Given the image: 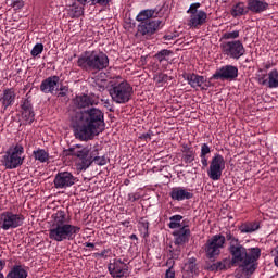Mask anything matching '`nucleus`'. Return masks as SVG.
<instances>
[{
	"instance_id": "56",
	"label": "nucleus",
	"mask_w": 278,
	"mask_h": 278,
	"mask_svg": "<svg viewBox=\"0 0 278 278\" xmlns=\"http://www.w3.org/2000/svg\"><path fill=\"white\" fill-rule=\"evenodd\" d=\"M194 150H192V148H189L188 146H185L184 148H182V153H184V155L186 154V153H192Z\"/></svg>"
},
{
	"instance_id": "35",
	"label": "nucleus",
	"mask_w": 278,
	"mask_h": 278,
	"mask_svg": "<svg viewBox=\"0 0 278 278\" xmlns=\"http://www.w3.org/2000/svg\"><path fill=\"white\" fill-rule=\"evenodd\" d=\"M168 55H173V51L168 49H163L155 54V59L159 60V62H164V60H166Z\"/></svg>"
},
{
	"instance_id": "12",
	"label": "nucleus",
	"mask_w": 278,
	"mask_h": 278,
	"mask_svg": "<svg viewBox=\"0 0 278 278\" xmlns=\"http://www.w3.org/2000/svg\"><path fill=\"white\" fill-rule=\"evenodd\" d=\"M75 181H77V178L71 172H61L55 175L53 184L56 190H66V188L75 186Z\"/></svg>"
},
{
	"instance_id": "32",
	"label": "nucleus",
	"mask_w": 278,
	"mask_h": 278,
	"mask_svg": "<svg viewBox=\"0 0 278 278\" xmlns=\"http://www.w3.org/2000/svg\"><path fill=\"white\" fill-rule=\"evenodd\" d=\"M33 155L35 160H38V162H41L42 164H45V162H49V154L47 151H45V149L34 151Z\"/></svg>"
},
{
	"instance_id": "18",
	"label": "nucleus",
	"mask_w": 278,
	"mask_h": 278,
	"mask_svg": "<svg viewBox=\"0 0 278 278\" xmlns=\"http://www.w3.org/2000/svg\"><path fill=\"white\" fill-rule=\"evenodd\" d=\"M58 84H60V76H50L42 80L40 90L45 94H53L58 90Z\"/></svg>"
},
{
	"instance_id": "22",
	"label": "nucleus",
	"mask_w": 278,
	"mask_h": 278,
	"mask_svg": "<svg viewBox=\"0 0 278 278\" xmlns=\"http://www.w3.org/2000/svg\"><path fill=\"white\" fill-rule=\"evenodd\" d=\"M186 227L188 226H182L179 230L173 232V236H175L174 244L176 247H184L190 240V229Z\"/></svg>"
},
{
	"instance_id": "25",
	"label": "nucleus",
	"mask_w": 278,
	"mask_h": 278,
	"mask_svg": "<svg viewBox=\"0 0 278 278\" xmlns=\"http://www.w3.org/2000/svg\"><path fill=\"white\" fill-rule=\"evenodd\" d=\"M74 104L76 108H79V110L84 108H90V105H97V102L94 101V98L88 96V94H83V96H77L74 99Z\"/></svg>"
},
{
	"instance_id": "15",
	"label": "nucleus",
	"mask_w": 278,
	"mask_h": 278,
	"mask_svg": "<svg viewBox=\"0 0 278 278\" xmlns=\"http://www.w3.org/2000/svg\"><path fill=\"white\" fill-rule=\"evenodd\" d=\"M182 77L188 81L191 88H200L201 90H207V88H210V83L203 76L192 73L184 74Z\"/></svg>"
},
{
	"instance_id": "27",
	"label": "nucleus",
	"mask_w": 278,
	"mask_h": 278,
	"mask_svg": "<svg viewBox=\"0 0 278 278\" xmlns=\"http://www.w3.org/2000/svg\"><path fill=\"white\" fill-rule=\"evenodd\" d=\"M92 164H96L97 166H105L110 160L105 156L99 155V148L94 147L92 148Z\"/></svg>"
},
{
	"instance_id": "46",
	"label": "nucleus",
	"mask_w": 278,
	"mask_h": 278,
	"mask_svg": "<svg viewBox=\"0 0 278 278\" xmlns=\"http://www.w3.org/2000/svg\"><path fill=\"white\" fill-rule=\"evenodd\" d=\"M170 253L173 260H178V257L181 255V248L178 245L175 250L170 251Z\"/></svg>"
},
{
	"instance_id": "5",
	"label": "nucleus",
	"mask_w": 278,
	"mask_h": 278,
	"mask_svg": "<svg viewBox=\"0 0 278 278\" xmlns=\"http://www.w3.org/2000/svg\"><path fill=\"white\" fill-rule=\"evenodd\" d=\"M110 97L114 103L125 104L131 101L134 94V87L127 80L114 83L109 88Z\"/></svg>"
},
{
	"instance_id": "28",
	"label": "nucleus",
	"mask_w": 278,
	"mask_h": 278,
	"mask_svg": "<svg viewBox=\"0 0 278 278\" xmlns=\"http://www.w3.org/2000/svg\"><path fill=\"white\" fill-rule=\"evenodd\" d=\"M248 12L249 10H247V7H244V2H239L235 4L230 11L231 16H233V18L238 16H244V14H248Z\"/></svg>"
},
{
	"instance_id": "1",
	"label": "nucleus",
	"mask_w": 278,
	"mask_h": 278,
	"mask_svg": "<svg viewBox=\"0 0 278 278\" xmlns=\"http://www.w3.org/2000/svg\"><path fill=\"white\" fill-rule=\"evenodd\" d=\"M75 125V136L78 140H92L105 130V113L97 108L70 113Z\"/></svg>"
},
{
	"instance_id": "19",
	"label": "nucleus",
	"mask_w": 278,
	"mask_h": 278,
	"mask_svg": "<svg viewBox=\"0 0 278 278\" xmlns=\"http://www.w3.org/2000/svg\"><path fill=\"white\" fill-rule=\"evenodd\" d=\"M16 101V92L12 88L3 89L0 93V103L4 110H8L11 105H14Z\"/></svg>"
},
{
	"instance_id": "8",
	"label": "nucleus",
	"mask_w": 278,
	"mask_h": 278,
	"mask_svg": "<svg viewBox=\"0 0 278 278\" xmlns=\"http://www.w3.org/2000/svg\"><path fill=\"white\" fill-rule=\"evenodd\" d=\"M23 153H25V148L18 143L13 149H9L2 159L3 166L9 170L23 166V162H25Z\"/></svg>"
},
{
	"instance_id": "17",
	"label": "nucleus",
	"mask_w": 278,
	"mask_h": 278,
	"mask_svg": "<svg viewBox=\"0 0 278 278\" xmlns=\"http://www.w3.org/2000/svg\"><path fill=\"white\" fill-rule=\"evenodd\" d=\"M127 264L121 260L114 261V263L109 264V273L114 278H123L128 270Z\"/></svg>"
},
{
	"instance_id": "39",
	"label": "nucleus",
	"mask_w": 278,
	"mask_h": 278,
	"mask_svg": "<svg viewBox=\"0 0 278 278\" xmlns=\"http://www.w3.org/2000/svg\"><path fill=\"white\" fill-rule=\"evenodd\" d=\"M42 51H45V46L42 43H37L30 51V55H33V58H38Z\"/></svg>"
},
{
	"instance_id": "53",
	"label": "nucleus",
	"mask_w": 278,
	"mask_h": 278,
	"mask_svg": "<svg viewBox=\"0 0 278 278\" xmlns=\"http://www.w3.org/2000/svg\"><path fill=\"white\" fill-rule=\"evenodd\" d=\"M139 138L140 140H144L147 142L148 140H151V132L142 134Z\"/></svg>"
},
{
	"instance_id": "2",
	"label": "nucleus",
	"mask_w": 278,
	"mask_h": 278,
	"mask_svg": "<svg viewBox=\"0 0 278 278\" xmlns=\"http://www.w3.org/2000/svg\"><path fill=\"white\" fill-rule=\"evenodd\" d=\"M226 240L229 242L228 251L231 255L230 262L232 266H239V270L242 271L239 278H249L257 268L255 263L260 260L262 250L260 248L247 250L244 245L240 244V240L236 238L231 231L226 232Z\"/></svg>"
},
{
	"instance_id": "49",
	"label": "nucleus",
	"mask_w": 278,
	"mask_h": 278,
	"mask_svg": "<svg viewBox=\"0 0 278 278\" xmlns=\"http://www.w3.org/2000/svg\"><path fill=\"white\" fill-rule=\"evenodd\" d=\"M258 84H261V86H268V79H266V74H263V75L258 78Z\"/></svg>"
},
{
	"instance_id": "38",
	"label": "nucleus",
	"mask_w": 278,
	"mask_h": 278,
	"mask_svg": "<svg viewBox=\"0 0 278 278\" xmlns=\"http://www.w3.org/2000/svg\"><path fill=\"white\" fill-rule=\"evenodd\" d=\"M222 38L224 40H236V38H240V30H233L230 33H225Z\"/></svg>"
},
{
	"instance_id": "13",
	"label": "nucleus",
	"mask_w": 278,
	"mask_h": 278,
	"mask_svg": "<svg viewBox=\"0 0 278 278\" xmlns=\"http://www.w3.org/2000/svg\"><path fill=\"white\" fill-rule=\"evenodd\" d=\"M238 77V67L233 65H225L213 74V79H222L223 81H233Z\"/></svg>"
},
{
	"instance_id": "6",
	"label": "nucleus",
	"mask_w": 278,
	"mask_h": 278,
	"mask_svg": "<svg viewBox=\"0 0 278 278\" xmlns=\"http://www.w3.org/2000/svg\"><path fill=\"white\" fill-rule=\"evenodd\" d=\"M225 242H227V235H214L206 241L203 249L208 262H216V260H218L220 251L225 249Z\"/></svg>"
},
{
	"instance_id": "61",
	"label": "nucleus",
	"mask_w": 278,
	"mask_h": 278,
	"mask_svg": "<svg viewBox=\"0 0 278 278\" xmlns=\"http://www.w3.org/2000/svg\"><path fill=\"white\" fill-rule=\"evenodd\" d=\"M122 225H124V227H128L129 226V222H122Z\"/></svg>"
},
{
	"instance_id": "30",
	"label": "nucleus",
	"mask_w": 278,
	"mask_h": 278,
	"mask_svg": "<svg viewBox=\"0 0 278 278\" xmlns=\"http://www.w3.org/2000/svg\"><path fill=\"white\" fill-rule=\"evenodd\" d=\"M155 14V10H143L141 11L138 15H137V21H139V23H147V22H151L150 18H153V15Z\"/></svg>"
},
{
	"instance_id": "36",
	"label": "nucleus",
	"mask_w": 278,
	"mask_h": 278,
	"mask_svg": "<svg viewBox=\"0 0 278 278\" xmlns=\"http://www.w3.org/2000/svg\"><path fill=\"white\" fill-rule=\"evenodd\" d=\"M71 14L73 17L79 18L84 14V9L74 3L71 8Z\"/></svg>"
},
{
	"instance_id": "3",
	"label": "nucleus",
	"mask_w": 278,
	"mask_h": 278,
	"mask_svg": "<svg viewBox=\"0 0 278 278\" xmlns=\"http://www.w3.org/2000/svg\"><path fill=\"white\" fill-rule=\"evenodd\" d=\"M81 231L79 226L68 224L66 212L58 211L52 214V223L49 229L50 240L64 242V240H75V236Z\"/></svg>"
},
{
	"instance_id": "43",
	"label": "nucleus",
	"mask_w": 278,
	"mask_h": 278,
	"mask_svg": "<svg viewBox=\"0 0 278 278\" xmlns=\"http://www.w3.org/2000/svg\"><path fill=\"white\" fill-rule=\"evenodd\" d=\"M185 164H192L194 162V151L182 155Z\"/></svg>"
},
{
	"instance_id": "16",
	"label": "nucleus",
	"mask_w": 278,
	"mask_h": 278,
	"mask_svg": "<svg viewBox=\"0 0 278 278\" xmlns=\"http://www.w3.org/2000/svg\"><path fill=\"white\" fill-rule=\"evenodd\" d=\"M21 109L23 121H25L28 125H31L36 118V113H34V105L31 104V100H29V98L24 99L22 101Z\"/></svg>"
},
{
	"instance_id": "23",
	"label": "nucleus",
	"mask_w": 278,
	"mask_h": 278,
	"mask_svg": "<svg viewBox=\"0 0 278 278\" xmlns=\"http://www.w3.org/2000/svg\"><path fill=\"white\" fill-rule=\"evenodd\" d=\"M169 197L173 199V201H186L192 199L194 193L189 192L185 188L175 187L172 189Z\"/></svg>"
},
{
	"instance_id": "48",
	"label": "nucleus",
	"mask_w": 278,
	"mask_h": 278,
	"mask_svg": "<svg viewBox=\"0 0 278 278\" xmlns=\"http://www.w3.org/2000/svg\"><path fill=\"white\" fill-rule=\"evenodd\" d=\"M271 255L275 257L274 262H275V265L278 268V247H276L274 250H271Z\"/></svg>"
},
{
	"instance_id": "40",
	"label": "nucleus",
	"mask_w": 278,
	"mask_h": 278,
	"mask_svg": "<svg viewBox=\"0 0 278 278\" xmlns=\"http://www.w3.org/2000/svg\"><path fill=\"white\" fill-rule=\"evenodd\" d=\"M199 8H201V3L199 2L192 3L188 9L187 14H190V16H192L193 14H198L200 12Z\"/></svg>"
},
{
	"instance_id": "34",
	"label": "nucleus",
	"mask_w": 278,
	"mask_h": 278,
	"mask_svg": "<svg viewBox=\"0 0 278 278\" xmlns=\"http://www.w3.org/2000/svg\"><path fill=\"white\" fill-rule=\"evenodd\" d=\"M68 87L61 85L56 94L58 99H63L64 103H68Z\"/></svg>"
},
{
	"instance_id": "44",
	"label": "nucleus",
	"mask_w": 278,
	"mask_h": 278,
	"mask_svg": "<svg viewBox=\"0 0 278 278\" xmlns=\"http://www.w3.org/2000/svg\"><path fill=\"white\" fill-rule=\"evenodd\" d=\"M112 0H92V5H100L101 8H108Z\"/></svg>"
},
{
	"instance_id": "4",
	"label": "nucleus",
	"mask_w": 278,
	"mask_h": 278,
	"mask_svg": "<svg viewBox=\"0 0 278 278\" xmlns=\"http://www.w3.org/2000/svg\"><path fill=\"white\" fill-rule=\"evenodd\" d=\"M77 66L81 71H105L110 66V58L101 51H86L77 60Z\"/></svg>"
},
{
	"instance_id": "64",
	"label": "nucleus",
	"mask_w": 278,
	"mask_h": 278,
	"mask_svg": "<svg viewBox=\"0 0 278 278\" xmlns=\"http://www.w3.org/2000/svg\"><path fill=\"white\" fill-rule=\"evenodd\" d=\"M273 278H278V275L274 276Z\"/></svg>"
},
{
	"instance_id": "54",
	"label": "nucleus",
	"mask_w": 278,
	"mask_h": 278,
	"mask_svg": "<svg viewBox=\"0 0 278 278\" xmlns=\"http://www.w3.org/2000/svg\"><path fill=\"white\" fill-rule=\"evenodd\" d=\"M165 278H175V270L167 269L165 271Z\"/></svg>"
},
{
	"instance_id": "41",
	"label": "nucleus",
	"mask_w": 278,
	"mask_h": 278,
	"mask_svg": "<svg viewBox=\"0 0 278 278\" xmlns=\"http://www.w3.org/2000/svg\"><path fill=\"white\" fill-rule=\"evenodd\" d=\"M154 81H156V84H166V81H168V75L163 73L156 74L154 76Z\"/></svg>"
},
{
	"instance_id": "31",
	"label": "nucleus",
	"mask_w": 278,
	"mask_h": 278,
	"mask_svg": "<svg viewBox=\"0 0 278 278\" xmlns=\"http://www.w3.org/2000/svg\"><path fill=\"white\" fill-rule=\"evenodd\" d=\"M169 224L168 227L169 229H181V220H184V216L181 215H173L172 217H169Z\"/></svg>"
},
{
	"instance_id": "58",
	"label": "nucleus",
	"mask_w": 278,
	"mask_h": 278,
	"mask_svg": "<svg viewBox=\"0 0 278 278\" xmlns=\"http://www.w3.org/2000/svg\"><path fill=\"white\" fill-rule=\"evenodd\" d=\"M78 1V3H80L81 5H86V3H91V5H92V1L93 0H77Z\"/></svg>"
},
{
	"instance_id": "9",
	"label": "nucleus",
	"mask_w": 278,
	"mask_h": 278,
	"mask_svg": "<svg viewBox=\"0 0 278 278\" xmlns=\"http://www.w3.org/2000/svg\"><path fill=\"white\" fill-rule=\"evenodd\" d=\"M220 49L224 55L231 60H240L247 53V49H244V45L240 40L222 42Z\"/></svg>"
},
{
	"instance_id": "33",
	"label": "nucleus",
	"mask_w": 278,
	"mask_h": 278,
	"mask_svg": "<svg viewBox=\"0 0 278 278\" xmlns=\"http://www.w3.org/2000/svg\"><path fill=\"white\" fill-rule=\"evenodd\" d=\"M268 88H278V71L273 70L268 73Z\"/></svg>"
},
{
	"instance_id": "29",
	"label": "nucleus",
	"mask_w": 278,
	"mask_h": 278,
	"mask_svg": "<svg viewBox=\"0 0 278 278\" xmlns=\"http://www.w3.org/2000/svg\"><path fill=\"white\" fill-rule=\"evenodd\" d=\"M241 233H253V231H257V229H260V224L257 222H253V223H245L242 224L239 227Z\"/></svg>"
},
{
	"instance_id": "52",
	"label": "nucleus",
	"mask_w": 278,
	"mask_h": 278,
	"mask_svg": "<svg viewBox=\"0 0 278 278\" xmlns=\"http://www.w3.org/2000/svg\"><path fill=\"white\" fill-rule=\"evenodd\" d=\"M200 157H201V163H202L203 168H207V166H208L207 156L200 154Z\"/></svg>"
},
{
	"instance_id": "14",
	"label": "nucleus",
	"mask_w": 278,
	"mask_h": 278,
	"mask_svg": "<svg viewBox=\"0 0 278 278\" xmlns=\"http://www.w3.org/2000/svg\"><path fill=\"white\" fill-rule=\"evenodd\" d=\"M160 25H162V21L160 20L141 22L138 25V34H140V36H144L146 38H151V36H153V34L160 29Z\"/></svg>"
},
{
	"instance_id": "60",
	"label": "nucleus",
	"mask_w": 278,
	"mask_h": 278,
	"mask_svg": "<svg viewBox=\"0 0 278 278\" xmlns=\"http://www.w3.org/2000/svg\"><path fill=\"white\" fill-rule=\"evenodd\" d=\"M130 240H138V236H136V235H130Z\"/></svg>"
},
{
	"instance_id": "57",
	"label": "nucleus",
	"mask_w": 278,
	"mask_h": 278,
	"mask_svg": "<svg viewBox=\"0 0 278 278\" xmlns=\"http://www.w3.org/2000/svg\"><path fill=\"white\" fill-rule=\"evenodd\" d=\"M164 40H174V38H177V35H165Z\"/></svg>"
},
{
	"instance_id": "59",
	"label": "nucleus",
	"mask_w": 278,
	"mask_h": 278,
	"mask_svg": "<svg viewBox=\"0 0 278 278\" xmlns=\"http://www.w3.org/2000/svg\"><path fill=\"white\" fill-rule=\"evenodd\" d=\"M85 247H88L90 249H94V243L86 242Z\"/></svg>"
},
{
	"instance_id": "20",
	"label": "nucleus",
	"mask_w": 278,
	"mask_h": 278,
	"mask_svg": "<svg viewBox=\"0 0 278 278\" xmlns=\"http://www.w3.org/2000/svg\"><path fill=\"white\" fill-rule=\"evenodd\" d=\"M205 23H207V13L200 10L199 13L190 15L188 26L192 27L193 29H199L202 27V25H205Z\"/></svg>"
},
{
	"instance_id": "21",
	"label": "nucleus",
	"mask_w": 278,
	"mask_h": 278,
	"mask_svg": "<svg viewBox=\"0 0 278 278\" xmlns=\"http://www.w3.org/2000/svg\"><path fill=\"white\" fill-rule=\"evenodd\" d=\"M231 266H233L231 258H223L216 263H206L205 270H210V273H218L219 270H229Z\"/></svg>"
},
{
	"instance_id": "7",
	"label": "nucleus",
	"mask_w": 278,
	"mask_h": 278,
	"mask_svg": "<svg viewBox=\"0 0 278 278\" xmlns=\"http://www.w3.org/2000/svg\"><path fill=\"white\" fill-rule=\"evenodd\" d=\"M64 155L77 157L80 162V170H88L92 166V149L89 147L76 144L73 148L64 150Z\"/></svg>"
},
{
	"instance_id": "24",
	"label": "nucleus",
	"mask_w": 278,
	"mask_h": 278,
	"mask_svg": "<svg viewBox=\"0 0 278 278\" xmlns=\"http://www.w3.org/2000/svg\"><path fill=\"white\" fill-rule=\"evenodd\" d=\"M248 10L253 14H262L268 10V2L262 0H248Z\"/></svg>"
},
{
	"instance_id": "26",
	"label": "nucleus",
	"mask_w": 278,
	"mask_h": 278,
	"mask_svg": "<svg viewBox=\"0 0 278 278\" xmlns=\"http://www.w3.org/2000/svg\"><path fill=\"white\" fill-rule=\"evenodd\" d=\"M7 278H27V270L21 265H14L8 273Z\"/></svg>"
},
{
	"instance_id": "11",
	"label": "nucleus",
	"mask_w": 278,
	"mask_h": 278,
	"mask_svg": "<svg viewBox=\"0 0 278 278\" xmlns=\"http://www.w3.org/2000/svg\"><path fill=\"white\" fill-rule=\"evenodd\" d=\"M223 170H225V157L216 153L211 161L207 175L212 181H218L223 177Z\"/></svg>"
},
{
	"instance_id": "55",
	"label": "nucleus",
	"mask_w": 278,
	"mask_h": 278,
	"mask_svg": "<svg viewBox=\"0 0 278 278\" xmlns=\"http://www.w3.org/2000/svg\"><path fill=\"white\" fill-rule=\"evenodd\" d=\"M108 253H110V250H103L101 253H96V256L108 257Z\"/></svg>"
},
{
	"instance_id": "45",
	"label": "nucleus",
	"mask_w": 278,
	"mask_h": 278,
	"mask_svg": "<svg viewBox=\"0 0 278 278\" xmlns=\"http://www.w3.org/2000/svg\"><path fill=\"white\" fill-rule=\"evenodd\" d=\"M208 153H212V150L210 149V146H207V143H203L201 146V152H200V155H204V156H207Z\"/></svg>"
},
{
	"instance_id": "62",
	"label": "nucleus",
	"mask_w": 278,
	"mask_h": 278,
	"mask_svg": "<svg viewBox=\"0 0 278 278\" xmlns=\"http://www.w3.org/2000/svg\"><path fill=\"white\" fill-rule=\"evenodd\" d=\"M0 278H5V276H3V274H0Z\"/></svg>"
},
{
	"instance_id": "42",
	"label": "nucleus",
	"mask_w": 278,
	"mask_h": 278,
	"mask_svg": "<svg viewBox=\"0 0 278 278\" xmlns=\"http://www.w3.org/2000/svg\"><path fill=\"white\" fill-rule=\"evenodd\" d=\"M11 8L14 10H22L25 7V2L23 0H11Z\"/></svg>"
},
{
	"instance_id": "63",
	"label": "nucleus",
	"mask_w": 278,
	"mask_h": 278,
	"mask_svg": "<svg viewBox=\"0 0 278 278\" xmlns=\"http://www.w3.org/2000/svg\"><path fill=\"white\" fill-rule=\"evenodd\" d=\"M129 180H125V184L127 185Z\"/></svg>"
},
{
	"instance_id": "51",
	"label": "nucleus",
	"mask_w": 278,
	"mask_h": 278,
	"mask_svg": "<svg viewBox=\"0 0 278 278\" xmlns=\"http://www.w3.org/2000/svg\"><path fill=\"white\" fill-rule=\"evenodd\" d=\"M139 225L143 227L144 231H149V222H147L144 218H141V220L139 222Z\"/></svg>"
},
{
	"instance_id": "50",
	"label": "nucleus",
	"mask_w": 278,
	"mask_h": 278,
	"mask_svg": "<svg viewBox=\"0 0 278 278\" xmlns=\"http://www.w3.org/2000/svg\"><path fill=\"white\" fill-rule=\"evenodd\" d=\"M139 199H140V194H138V193L128 194V201H131L132 203L138 201Z\"/></svg>"
},
{
	"instance_id": "37",
	"label": "nucleus",
	"mask_w": 278,
	"mask_h": 278,
	"mask_svg": "<svg viewBox=\"0 0 278 278\" xmlns=\"http://www.w3.org/2000/svg\"><path fill=\"white\" fill-rule=\"evenodd\" d=\"M187 270L188 273H197L198 268H197V258L192 257L189 258V261L186 264Z\"/></svg>"
},
{
	"instance_id": "47",
	"label": "nucleus",
	"mask_w": 278,
	"mask_h": 278,
	"mask_svg": "<svg viewBox=\"0 0 278 278\" xmlns=\"http://www.w3.org/2000/svg\"><path fill=\"white\" fill-rule=\"evenodd\" d=\"M175 260L176 258H173V256L167 260L166 262V266L168 267L167 270H175Z\"/></svg>"
},
{
	"instance_id": "10",
	"label": "nucleus",
	"mask_w": 278,
	"mask_h": 278,
	"mask_svg": "<svg viewBox=\"0 0 278 278\" xmlns=\"http://www.w3.org/2000/svg\"><path fill=\"white\" fill-rule=\"evenodd\" d=\"M25 222V216L22 214H14L12 212H4L0 214V229L8 231V229H16Z\"/></svg>"
}]
</instances>
